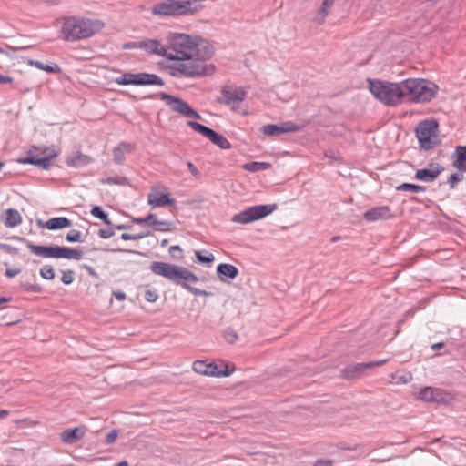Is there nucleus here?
<instances>
[{
	"label": "nucleus",
	"mask_w": 466,
	"mask_h": 466,
	"mask_svg": "<svg viewBox=\"0 0 466 466\" xmlns=\"http://www.w3.org/2000/svg\"><path fill=\"white\" fill-rule=\"evenodd\" d=\"M146 220L145 218H132V222L135 223V224H137V225H143V224H146Z\"/></svg>",
	"instance_id": "nucleus-59"
},
{
	"label": "nucleus",
	"mask_w": 466,
	"mask_h": 466,
	"mask_svg": "<svg viewBox=\"0 0 466 466\" xmlns=\"http://www.w3.org/2000/svg\"><path fill=\"white\" fill-rule=\"evenodd\" d=\"M45 226L48 230H57L71 227L72 221L66 217H57L46 221Z\"/></svg>",
	"instance_id": "nucleus-26"
},
{
	"label": "nucleus",
	"mask_w": 466,
	"mask_h": 466,
	"mask_svg": "<svg viewBox=\"0 0 466 466\" xmlns=\"http://www.w3.org/2000/svg\"><path fill=\"white\" fill-rule=\"evenodd\" d=\"M140 43H141V41L128 42L123 46V48L124 49L140 48Z\"/></svg>",
	"instance_id": "nucleus-51"
},
{
	"label": "nucleus",
	"mask_w": 466,
	"mask_h": 466,
	"mask_svg": "<svg viewBox=\"0 0 466 466\" xmlns=\"http://www.w3.org/2000/svg\"><path fill=\"white\" fill-rule=\"evenodd\" d=\"M305 125H299L292 121L283 122L280 125L268 124L261 127L260 131L265 136H276L282 133H293L300 131Z\"/></svg>",
	"instance_id": "nucleus-15"
},
{
	"label": "nucleus",
	"mask_w": 466,
	"mask_h": 466,
	"mask_svg": "<svg viewBox=\"0 0 466 466\" xmlns=\"http://www.w3.org/2000/svg\"><path fill=\"white\" fill-rule=\"evenodd\" d=\"M85 426L66 429L61 433L60 439L64 443L73 444L81 440L85 436Z\"/></svg>",
	"instance_id": "nucleus-19"
},
{
	"label": "nucleus",
	"mask_w": 466,
	"mask_h": 466,
	"mask_svg": "<svg viewBox=\"0 0 466 466\" xmlns=\"http://www.w3.org/2000/svg\"><path fill=\"white\" fill-rule=\"evenodd\" d=\"M45 222H46V221H43V220H40V219H39V220H37L36 224H37L38 228H46Z\"/></svg>",
	"instance_id": "nucleus-63"
},
{
	"label": "nucleus",
	"mask_w": 466,
	"mask_h": 466,
	"mask_svg": "<svg viewBox=\"0 0 466 466\" xmlns=\"http://www.w3.org/2000/svg\"><path fill=\"white\" fill-rule=\"evenodd\" d=\"M148 204L153 208L164 207V206H174L176 200L169 198L167 194L151 192L148 194Z\"/></svg>",
	"instance_id": "nucleus-20"
},
{
	"label": "nucleus",
	"mask_w": 466,
	"mask_h": 466,
	"mask_svg": "<svg viewBox=\"0 0 466 466\" xmlns=\"http://www.w3.org/2000/svg\"><path fill=\"white\" fill-rule=\"evenodd\" d=\"M369 369L366 363L350 365L341 370V377L346 380H352L360 377Z\"/></svg>",
	"instance_id": "nucleus-21"
},
{
	"label": "nucleus",
	"mask_w": 466,
	"mask_h": 466,
	"mask_svg": "<svg viewBox=\"0 0 466 466\" xmlns=\"http://www.w3.org/2000/svg\"><path fill=\"white\" fill-rule=\"evenodd\" d=\"M20 272V268H7L5 274L7 278H14L17 276Z\"/></svg>",
	"instance_id": "nucleus-50"
},
{
	"label": "nucleus",
	"mask_w": 466,
	"mask_h": 466,
	"mask_svg": "<svg viewBox=\"0 0 466 466\" xmlns=\"http://www.w3.org/2000/svg\"><path fill=\"white\" fill-rule=\"evenodd\" d=\"M217 274L221 281H226L228 279H234L238 275V269L228 263H221L217 267Z\"/></svg>",
	"instance_id": "nucleus-23"
},
{
	"label": "nucleus",
	"mask_w": 466,
	"mask_h": 466,
	"mask_svg": "<svg viewBox=\"0 0 466 466\" xmlns=\"http://www.w3.org/2000/svg\"><path fill=\"white\" fill-rule=\"evenodd\" d=\"M9 415V411L7 410H0V419H5Z\"/></svg>",
	"instance_id": "nucleus-60"
},
{
	"label": "nucleus",
	"mask_w": 466,
	"mask_h": 466,
	"mask_svg": "<svg viewBox=\"0 0 466 466\" xmlns=\"http://www.w3.org/2000/svg\"><path fill=\"white\" fill-rule=\"evenodd\" d=\"M144 298L148 302H155L158 299V294L156 289H147Z\"/></svg>",
	"instance_id": "nucleus-43"
},
{
	"label": "nucleus",
	"mask_w": 466,
	"mask_h": 466,
	"mask_svg": "<svg viewBox=\"0 0 466 466\" xmlns=\"http://www.w3.org/2000/svg\"><path fill=\"white\" fill-rule=\"evenodd\" d=\"M404 99L410 102L425 103L435 97L438 86L425 79H406L403 81Z\"/></svg>",
	"instance_id": "nucleus-5"
},
{
	"label": "nucleus",
	"mask_w": 466,
	"mask_h": 466,
	"mask_svg": "<svg viewBox=\"0 0 466 466\" xmlns=\"http://www.w3.org/2000/svg\"><path fill=\"white\" fill-rule=\"evenodd\" d=\"M246 96L247 91L243 87L226 86L221 90V97L218 98V102L225 104L232 110H236L245 100Z\"/></svg>",
	"instance_id": "nucleus-12"
},
{
	"label": "nucleus",
	"mask_w": 466,
	"mask_h": 466,
	"mask_svg": "<svg viewBox=\"0 0 466 466\" xmlns=\"http://www.w3.org/2000/svg\"><path fill=\"white\" fill-rule=\"evenodd\" d=\"M101 184H109V185H119V186H127L129 185L128 179L125 177H112L106 178H101L99 180Z\"/></svg>",
	"instance_id": "nucleus-34"
},
{
	"label": "nucleus",
	"mask_w": 466,
	"mask_h": 466,
	"mask_svg": "<svg viewBox=\"0 0 466 466\" xmlns=\"http://www.w3.org/2000/svg\"><path fill=\"white\" fill-rule=\"evenodd\" d=\"M116 82L122 86H164V81L156 74L149 73H125L116 79Z\"/></svg>",
	"instance_id": "nucleus-10"
},
{
	"label": "nucleus",
	"mask_w": 466,
	"mask_h": 466,
	"mask_svg": "<svg viewBox=\"0 0 466 466\" xmlns=\"http://www.w3.org/2000/svg\"><path fill=\"white\" fill-rule=\"evenodd\" d=\"M187 167H188V170L190 171V173L193 175V176H198V168L194 166V164H192L191 162H188L187 163Z\"/></svg>",
	"instance_id": "nucleus-56"
},
{
	"label": "nucleus",
	"mask_w": 466,
	"mask_h": 466,
	"mask_svg": "<svg viewBox=\"0 0 466 466\" xmlns=\"http://www.w3.org/2000/svg\"><path fill=\"white\" fill-rule=\"evenodd\" d=\"M11 300V298L0 297V304L6 303Z\"/></svg>",
	"instance_id": "nucleus-64"
},
{
	"label": "nucleus",
	"mask_w": 466,
	"mask_h": 466,
	"mask_svg": "<svg viewBox=\"0 0 466 466\" xmlns=\"http://www.w3.org/2000/svg\"><path fill=\"white\" fill-rule=\"evenodd\" d=\"M403 81L391 83L382 80L369 79V88L371 94L387 106H395L404 99Z\"/></svg>",
	"instance_id": "nucleus-4"
},
{
	"label": "nucleus",
	"mask_w": 466,
	"mask_h": 466,
	"mask_svg": "<svg viewBox=\"0 0 466 466\" xmlns=\"http://www.w3.org/2000/svg\"><path fill=\"white\" fill-rule=\"evenodd\" d=\"M3 223L6 228H15L22 223V217L17 209L8 208L3 216Z\"/></svg>",
	"instance_id": "nucleus-22"
},
{
	"label": "nucleus",
	"mask_w": 466,
	"mask_h": 466,
	"mask_svg": "<svg viewBox=\"0 0 466 466\" xmlns=\"http://www.w3.org/2000/svg\"><path fill=\"white\" fill-rule=\"evenodd\" d=\"M152 273L161 276L175 285L181 286L195 296H213L212 292L194 288L188 283H197L198 277L187 268L161 261H153L149 267Z\"/></svg>",
	"instance_id": "nucleus-2"
},
{
	"label": "nucleus",
	"mask_w": 466,
	"mask_h": 466,
	"mask_svg": "<svg viewBox=\"0 0 466 466\" xmlns=\"http://www.w3.org/2000/svg\"><path fill=\"white\" fill-rule=\"evenodd\" d=\"M97 234L101 238L106 239V238L113 237L115 232L113 231V229L111 228H101L98 230Z\"/></svg>",
	"instance_id": "nucleus-47"
},
{
	"label": "nucleus",
	"mask_w": 466,
	"mask_h": 466,
	"mask_svg": "<svg viewBox=\"0 0 466 466\" xmlns=\"http://www.w3.org/2000/svg\"><path fill=\"white\" fill-rule=\"evenodd\" d=\"M386 362H387V360H380L378 361H370V362H367V366L369 369H371V368H374L377 366H381V365L385 364Z\"/></svg>",
	"instance_id": "nucleus-52"
},
{
	"label": "nucleus",
	"mask_w": 466,
	"mask_h": 466,
	"mask_svg": "<svg viewBox=\"0 0 466 466\" xmlns=\"http://www.w3.org/2000/svg\"><path fill=\"white\" fill-rule=\"evenodd\" d=\"M167 42V59L175 61L167 66L170 76L198 78L214 73L215 66L208 63L214 47L208 40L198 35L170 33Z\"/></svg>",
	"instance_id": "nucleus-1"
},
{
	"label": "nucleus",
	"mask_w": 466,
	"mask_h": 466,
	"mask_svg": "<svg viewBox=\"0 0 466 466\" xmlns=\"http://www.w3.org/2000/svg\"><path fill=\"white\" fill-rule=\"evenodd\" d=\"M75 272L73 270H62L61 280L66 285H70L74 281Z\"/></svg>",
	"instance_id": "nucleus-38"
},
{
	"label": "nucleus",
	"mask_w": 466,
	"mask_h": 466,
	"mask_svg": "<svg viewBox=\"0 0 466 466\" xmlns=\"http://www.w3.org/2000/svg\"><path fill=\"white\" fill-rule=\"evenodd\" d=\"M91 214L94 217L103 220L104 223L106 224L107 226H109L111 228L113 227L111 220L108 218V215L102 209L101 207H99V206L93 207L91 209Z\"/></svg>",
	"instance_id": "nucleus-31"
},
{
	"label": "nucleus",
	"mask_w": 466,
	"mask_h": 466,
	"mask_svg": "<svg viewBox=\"0 0 466 466\" xmlns=\"http://www.w3.org/2000/svg\"><path fill=\"white\" fill-rule=\"evenodd\" d=\"M92 162V157L78 152L76 155L68 156L66 159V164L71 167H81Z\"/></svg>",
	"instance_id": "nucleus-24"
},
{
	"label": "nucleus",
	"mask_w": 466,
	"mask_h": 466,
	"mask_svg": "<svg viewBox=\"0 0 466 466\" xmlns=\"http://www.w3.org/2000/svg\"><path fill=\"white\" fill-rule=\"evenodd\" d=\"M28 65L34 66L38 69L44 70L47 73H60L61 68L57 64L45 65L44 63L36 60H29Z\"/></svg>",
	"instance_id": "nucleus-27"
},
{
	"label": "nucleus",
	"mask_w": 466,
	"mask_h": 466,
	"mask_svg": "<svg viewBox=\"0 0 466 466\" xmlns=\"http://www.w3.org/2000/svg\"><path fill=\"white\" fill-rule=\"evenodd\" d=\"M12 81H13L12 77H10L8 76L0 75V83L7 84V83H11Z\"/></svg>",
	"instance_id": "nucleus-57"
},
{
	"label": "nucleus",
	"mask_w": 466,
	"mask_h": 466,
	"mask_svg": "<svg viewBox=\"0 0 466 466\" xmlns=\"http://www.w3.org/2000/svg\"><path fill=\"white\" fill-rule=\"evenodd\" d=\"M145 219H147L146 224L149 226H153V222L158 220L154 214H149L147 217L145 218Z\"/></svg>",
	"instance_id": "nucleus-54"
},
{
	"label": "nucleus",
	"mask_w": 466,
	"mask_h": 466,
	"mask_svg": "<svg viewBox=\"0 0 466 466\" xmlns=\"http://www.w3.org/2000/svg\"><path fill=\"white\" fill-rule=\"evenodd\" d=\"M397 191H410L414 193L424 192L426 188L422 186H419L411 183H402L396 187Z\"/></svg>",
	"instance_id": "nucleus-32"
},
{
	"label": "nucleus",
	"mask_w": 466,
	"mask_h": 466,
	"mask_svg": "<svg viewBox=\"0 0 466 466\" xmlns=\"http://www.w3.org/2000/svg\"><path fill=\"white\" fill-rule=\"evenodd\" d=\"M66 239L68 241V242H83L84 240L82 239V234L80 231L76 230V229H72L70 230L67 234H66Z\"/></svg>",
	"instance_id": "nucleus-37"
},
{
	"label": "nucleus",
	"mask_w": 466,
	"mask_h": 466,
	"mask_svg": "<svg viewBox=\"0 0 466 466\" xmlns=\"http://www.w3.org/2000/svg\"><path fill=\"white\" fill-rule=\"evenodd\" d=\"M443 170L440 164L431 163L430 168L417 170L414 178L422 182H433Z\"/></svg>",
	"instance_id": "nucleus-16"
},
{
	"label": "nucleus",
	"mask_w": 466,
	"mask_h": 466,
	"mask_svg": "<svg viewBox=\"0 0 466 466\" xmlns=\"http://www.w3.org/2000/svg\"><path fill=\"white\" fill-rule=\"evenodd\" d=\"M271 167V165L268 162H248L243 165V169L249 172H258L260 170H266Z\"/></svg>",
	"instance_id": "nucleus-28"
},
{
	"label": "nucleus",
	"mask_w": 466,
	"mask_h": 466,
	"mask_svg": "<svg viewBox=\"0 0 466 466\" xmlns=\"http://www.w3.org/2000/svg\"><path fill=\"white\" fill-rule=\"evenodd\" d=\"M160 99L166 102L170 108L187 117H193L200 119V115L194 110L186 101L179 97L173 96L164 92H159L157 95Z\"/></svg>",
	"instance_id": "nucleus-11"
},
{
	"label": "nucleus",
	"mask_w": 466,
	"mask_h": 466,
	"mask_svg": "<svg viewBox=\"0 0 466 466\" xmlns=\"http://www.w3.org/2000/svg\"><path fill=\"white\" fill-rule=\"evenodd\" d=\"M146 236H147V234L131 235V234H128V233H123L121 235V238L123 240H138V239H141V238H145Z\"/></svg>",
	"instance_id": "nucleus-45"
},
{
	"label": "nucleus",
	"mask_w": 466,
	"mask_h": 466,
	"mask_svg": "<svg viewBox=\"0 0 466 466\" xmlns=\"http://www.w3.org/2000/svg\"><path fill=\"white\" fill-rule=\"evenodd\" d=\"M419 398L425 401H436V393L433 388L425 387L421 389L419 392Z\"/></svg>",
	"instance_id": "nucleus-30"
},
{
	"label": "nucleus",
	"mask_w": 466,
	"mask_h": 466,
	"mask_svg": "<svg viewBox=\"0 0 466 466\" xmlns=\"http://www.w3.org/2000/svg\"><path fill=\"white\" fill-rule=\"evenodd\" d=\"M118 431L116 430H112L106 436V443L111 444L113 443L116 439L117 438Z\"/></svg>",
	"instance_id": "nucleus-49"
},
{
	"label": "nucleus",
	"mask_w": 466,
	"mask_h": 466,
	"mask_svg": "<svg viewBox=\"0 0 466 466\" xmlns=\"http://www.w3.org/2000/svg\"><path fill=\"white\" fill-rule=\"evenodd\" d=\"M452 158V165L455 168L466 171V146H457Z\"/></svg>",
	"instance_id": "nucleus-25"
},
{
	"label": "nucleus",
	"mask_w": 466,
	"mask_h": 466,
	"mask_svg": "<svg viewBox=\"0 0 466 466\" xmlns=\"http://www.w3.org/2000/svg\"><path fill=\"white\" fill-rule=\"evenodd\" d=\"M187 126L190 127L194 131L208 138L213 144H215L218 147L222 149H229L231 147L230 142L225 137L217 133L213 129L196 121H188Z\"/></svg>",
	"instance_id": "nucleus-13"
},
{
	"label": "nucleus",
	"mask_w": 466,
	"mask_h": 466,
	"mask_svg": "<svg viewBox=\"0 0 466 466\" xmlns=\"http://www.w3.org/2000/svg\"><path fill=\"white\" fill-rule=\"evenodd\" d=\"M333 2L334 0H324L322 2L318 11L317 17L315 19L318 22V24L321 25L324 23L325 17L328 15V8H329L332 5Z\"/></svg>",
	"instance_id": "nucleus-29"
},
{
	"label": "nucleus",
	"mask_w": 466,
	"mask_h": 466,
	"mask_svg": "<svg viewBox=\"0 0 466 466\" xmlns=\"http://www.w3.org/2000/svg\"><path fill=\"white\" fill-rule=\"evenodd\" d=\"M18 239L24 241L26 248L35 256L45 258H66L80 260L83 258V251L80 249L70 248L68 247H61L57 245L52 246H40L35 245L25 238H19Z\"/></svg>",
	"instance_id": "nucleus-6"
},
{
	"label": "nucleus",
	"mask_w": 466,
	"mask_h": 466,
	"mask_svg": "<svg viewBox=\"0 0 466 466\" xmlns=\"http://www.w3.org/2000/svg\"><path fill=\"white\" fill-rule=\"evenodd\" d=\"M118 147L121 148V150L127 154V153H131L135 150V145L131 144V143H126V142H122L118 145Z\"/></svg>",
	"instance_id": "nucleus-48"
},
{
	"label": "nucleus",
	"mask_w": 466,
	"mask_h": 466,
	"mask_svg": "<svg viewBox=\"0 0 466 466\" xmlns=\"http://www.w3.org/2000/svg\"><path fill=\"white\" fill-rule=\"evenodd\" d=\"M224 338L228 343H234L238 339V334L233 329H227L224 330Z\"/></svg>",
	"instance_id": "nucleus-39"
},
{
	"label": "nucleus",
	"mask_w": 466,
	"mask_h": 466,
	"mask_svg": "<svg viewBox=\"0 0 466 466\" xmlns=\"http://www.w3.org/2000/svg\"><path fill=\"white\" fill-rule=\"evenodd\" d=\"M277 205H258L246 208L245 210L236 214L232 218V222L239 224H248L261 219L271 214L277 209Z\"/></svg>",
	"instance_id": "nucleus-9"
},
{
	"label": "nucleus",
	"mask_w": 466,
	"mask_h": 466,
	"mask_svg": "<svg viewBox=\"0 0 466 466\" xmlns=\"http://www.w3.org/2000/svg\"><path fill=\"white\" fill-rule=\"evenodd\" d=\"M416 136L421 148L425 150L435 147L438 137V123L435 120H423L416 127Z\"/></svg>",
	"instance_id": "nucleus-8"
},
{
	"label": "nucleus",
	"mask_w": 466,
	"mask_h": 466,
	"mask_svg": "<svg viewBox=\"0 0 466 466\" xmlns=\"http://www.w3.org/2000/svg\"><path fill=\"white\" fill-rule=\"evenodd\" d=\"M168 251L173 258H179L182 257V249L177 245L171 246Z\"/></svg>",
	"instance_id": "nucleus-46"
},
{
	"label": "nucleus",
	"mask_w": 466,
	"mask_h": 466,
	"mask_svg": "<svg viewBox=\"0 0 466 466\" xmlns=\"http://www.w3.org/2000/svg\"><path fill=\"white\" fill-rule=\"evenodd\" d=\"M314 466H332V461L329 460H318Z\"/></svg>",
	"instance_id": "nucleus-53"
},
{
	"label": "nucleus",
	"mask_w": 466,
	"mask_h": 466,
	"mask_svg": "<svg viewBox=\"0 0 466 466\" xmlns=\"http://www.w3.org/2000/svg\"><path fill=\"white\" fill-rule=\"evenodd\" d=\"M192 369L198 374L212 377H227L235 370L234 366L229 367L228 364L225 365L224 369H219L216 364L212 362L207 363L205 360H196L193 363Z\"/></svg>",
	"instance_id": "nucleus-14"
},
{
	"label": "nucleus",
	"mask_w": 466,
	"mask_h": 466,
	"mask_svg": "<svg viewBox=\"0 0 466 466\" xmlns=\"http://www.w3.org/2000/svg\"><path fill=\"white\" fill-rule=\"evenodd\" d=\"M463 179V176L460 173H453L448 178V183L450 184L451 189L455 188V186L458 182Z\"/></svg>",
	"instance_id": "nucleus-40"
},
{
	"label": "nucleus",
	"mask_w": 466,
	"mask_h": 466,
	"mask_svg": "<svg viewBox=\"0 0 466 466\" xmlns=\"http://www.w3.org/2000/svg\"><path fill=\"white\" fill-rule=\"evenodd\" d=\"M0 249L4 250L5 252L12 255H17L19 249L15 247L10 246L5 243H0Z\"/></svg>",
	"instance_id": "nucleus-44"
},
{
	"label": "nucleus",
	"mask_w": 466,
	"mask_h": 466,
	"mask_svg": "<svg viewBox=\"0 0 466 466\" xmlns=\"http://www.w3.org/2000/svg\"><path fill=\"white\" fill-rule=\"evenodd\" d=\"M125 155L126 154L118 146L116 147L113 150L114 160L118 164H121L125 160Z\"/></svg>",
	"instance_id": "nucleus-42"
},
{
	"label": "nucleus",
	"mask_w": 466,
	"mask_h": 466,
	"mask_svg": "<svg viewBox=\"0 0 466 466\" xmlns=\"http://www.w3.org/2000/svg\"><path fill=\"white\" fill-rule=\"evenodd\" d=\"M443 346H444V343L440 342V343L433 344V345L431 346V349H432L433 350H440V349L443 348Z\"/></svg>",
	"instance_id": "nucleus-61"
},
{
	"label": "nucleus",
	"mask_w": 466,
	"mask_h": 466,
	"mask_svg": "<svg viewBox=\"0 0 466 466\" xmlns=\"http://www.w3.org/2000/svg\"><path fill=\"white\" fill-rule=\"evenodd\" d=\"M104 26L100 20L69 16L64 19L61 35L66 41L75 42L86 39L99 32Z\"/></svg>",
	"instance_id": "nucleus-3"
},
{
	"label": "nucleus",
	"mask_w": 466,
	"mask_h": 466,
	"mask_svg": "<svg viewBox=\"0 0 466 466\" xmlns=\"http://www.w3.org/2000/svg\"><path fill=\"white\" fill-rule=\"evenodd\" d=\"M40 276L47 280H52L55 279V270L51 265H45L40 268L39 271Z\"/></svg>",
	"instance_id": "nucleus-36"
},
{
	"label": "nucleus",
	"mask_w": 466,
	"mask_h": 466,
	"mask_svg": "<svg viewBox=\"0 0 466 466\" xmlns=\"http://www.w3.org/2000/svg\"><path fill=\"white\" fill-rule=\"evenodd\" d=\"M114 295H115V297H116L118 300H120V301H121V300H124V299H126V295H125V293H124V292H122V291H119V290H118V291H115V292H114Z\"/></svg>",
	"instance_id": "nucleus-58"
},
{
	"label": "nucleus",
	"mask_w": 466,
	"mask_h": 466,
	"mask_svg": "<svg viewBox=\"0 0 466 466\" xmlns=\"http://www.w3.org/2000/svg\"><path fill=\"white\" fill-rule=\"evenodd\" d=\"M21 287L27 291H32V292H35V293H40L42 291V288L38 284H31L29 282H22Z\"/></svg>",
	"instance_id": "nucleus-41"
},
{
	"label": "nucleus",
	"mask_w": 466,
	"mask_h": 466,
	"mask_svg": "<svg viewBox=\"0 0 466 466\" xmlns=\"http://www.w3.org/2000/svg\"><path fill=\"white\" fill-rule=\"evenodd\" d=\"M140 49H143L148 54H154L167 58V46L162 45L157 39L141 40Z\"/></svg>",
	"instance_id": "nucleus-17"
},
{
	"label": "nucleus",
	"mask_w": 466,
	"mask_h": 466,
	"mask_svg": "<svg viewBox=\"0 0 466 466\" xmlns=\"http://www.w3.org/2000/svg\"><path fill=\"white\" fill-rule=\"evenodd\" d=\"M115 228L118 229V230H125V229H127L128 227L126 226V225H117V226H114Z\"/></svg>",
	"instance_id": "nucleus-62"
},
{
	"label": "nucleus",
	"mask_w": 466,
	"mask_h": 466,
	"mask_svg": "<svg viewBox=\"0 0 466 466\" xmlns=\"http://www.w3.org/2000/svg\"><path fill=\"white\" fill-rule=\"evenodd\" d=\"M195 256L200 264L210 265L215 259L214 255L208 251H195Z\"/></svg>",
	"instance_id": "nucleus-33"
},
{
	"label": "nucleus",
	"mask_w": 466,
	"mask_h": 466,
	"mask_svg": "<svg viewBox=\"0 0 466 466\" xmlns=\"http://www.w3.org/2000/svg\"><path fill=\"white\" fill-rule=\"evenodd\" d=\"M58 156V152L54 147H33L28 151L27 157L22 161L24 164H31L44 170L49 169L51 161Z\"/></svg>",
	"instance_id": "nucleus-7"
},
{
	"label": "nucleus",
	"mask_w": 466,
	"mask_h": 466,
	"mask_svg": "<svg viewBox=\"0 0 466 466\" xmlns=\"http://www.w3.org/2000/svg\"><path fill=\"white\" fill-rule=\"evenodd\" d=\"M392 218V213L388 206H380L372 208L363 214V218L367 221L386 220Z\"/></svg>",
	"instance_id": "nucleus-18"
},
{
	"label": "nucleus",
	"mask_w": 466,
	"mask_h": 466,
	"mask_svg": "<svg viewBox=\"0 0 466 466\" xmlns=\"http://www.w3.org/2000/svg\"><path fill=\"white\" fill-rule=\"evenodd\" d=\"M83 267L86 270L88 275H90L92 277H95V278H98L97 273L96 272V270L92 267L87 266V265H84Z\"/></svg>",
	"instance_id": "nucleus-55"
},
{
	"label": "nucleus",
	"mask_w": 466,
	"mask_h": 466,
	"mask_svg": "<svg viewBox=\"0 0 466 466\" xmlns=\"http://www.w3.org/2000/svg\"><path fill=\"white\" fill-rule=\"evenodd\" d=\"M153 227L157 231H170L173 228V223L168 220H157L153 222Z\"/></svg>",
	"instance_id": "nucleus-35"
}]
</instances>
